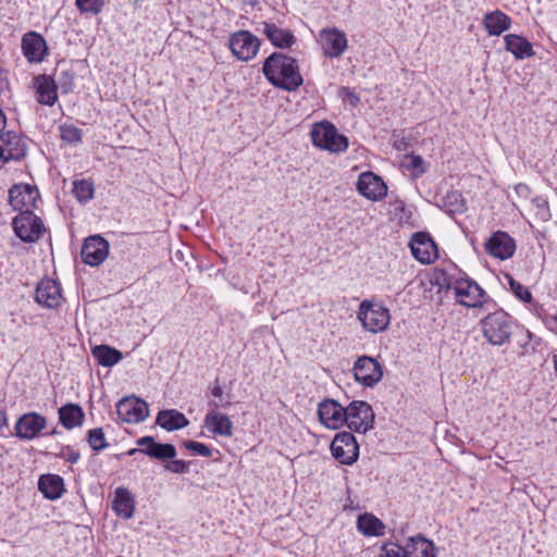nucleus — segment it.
I'll return each mask as SVG.
<instances>
[{
	"label": "nucleus",
	"mask_w": 557,
	"mask_h": 557,
	"mask_svg": "<svg viewBox=\"0 0 557 557\" xmlns=\"http://www.w3.org/2000/svg\"><path fill=\"white\" fill-rule=\"evenodd\" d=\"M483 25L490 36H499L511 26V18L499 10L486 13Z\"/></svg>",
	"instance_id": "nucleus-30"
},
{
	"label": "nucleus",
	"mask_w": 557,
	"mask_h": 557,
	"mask_svg": "<svg viewBox=\"0 0 557 557\" xmlns=\"http://www.w3.org/2000/svg\"><path fill=\"white\" fill-rule=\"evenodd\" d=\"M75 198L82 202L86 203L94 197L95 188L94 184L89 180H79L73 182V189H72Z\"/></svg>",
	"instance_id": "nucleus-38"
},
{
	"label": "nucleus",
	"mask_w": 557,
	"mask_h": 557,
	"mask_svg": "<svg viewBox=\"0 0 557 557\" xmlns=\"http://www.w3.org/2000/svg\"><path fill=\"white\" fill-rule=\"evenodd\" d=\"M21 49L29 63H41L49 52L48 45L42 35L33 30L23 35Z\"/></svg>",
	"instance_id": "nucleus-20"
},
{
	"label": "nucleus",
	"mask_w": 557,
	"mask_h": 557,
	"mask_svg": "<svg viewBox=\"0 0 557 557\" xmlns=\"http://www.w3.org/2000/svg\"><path fill=\"white\" fill-rule=\"evenodd\" d=\"M262 34L270 42L280 49H288L296 44V37L290 29L281 28L274 23L264 22Z\"/></svg>",
	"instance_id": "nucleus-26"
},
{
	"label": "nucleus",
	"mask_w": 557,
	"mask_h": 557,
	"mask_svg": "<svg viewBox=\"0 0 557 557\" xmlns=\"http://www.w3.org/2000/svg\"><path fill=\"white\" fill-rule=\"evenodd\" d=\"M318 42L323 54L330 59H339L348 48L346 34L336 27H325L319 32Z\"/></svg>",
	"instance_id": "nucleus-10"
},
{
	"label": "nucleus",
	"mask_w": 557,
	"mask_h": 557,
	"mask_svg": "<svg viewBox=\"0 0 557 557\" xmlns=\"http://www.w3.org/2000/svg\"><path fill=\"white\" fill-rule=\"evenodd\" d=\"M358 530L367 536H380L384 534V523L372 513L360 515L357 519Z\"/></svg>",
	"instance_id": "nucleus-35"
},
{
	"label": "nucleus",
	"mask_w": 557,
	"mask_h": 557,
	"mask_svg": "<svg viewBox=\"0 0 557 557\" xmlns=\"http://www.w3.org/2000/svg\"><path fill=\"white\" fill-rule=\"evenodd\" d=\"M520 335H521V338L518 341V343L522 348H527V346L529 345L531 339L534 337V335L527 329H521Z\"/></svg>",
	"instance_id": "nucleus-51"
},
{
	"label": "nucleus",
	"mask_w": 557,
	"mask_h": 557,
	"mask_svg": "<svg viewBox=\"0 0 557 557\" xmlns=\"http://www.w3.org/2000/svg\"><path fill=\"white\" fill-rule=\"evenodd\" d=\"M15 235L24 243L37 242L46 232L41 219L34 212L18 213L12 221Z\"/></svg>",
	"instance_id": "nucleus-6"
},
{
	"label": "nucleus",
	"mask_w": 557,
	"mask_h": 557,
	"mask_svg": "<svg viewBox=\"0 0 557 557\" xmlns=\"http://www.w3.org/2000/svg\"><path fill=\"white\" fill-rule=\"evenodd\" d=\"M347 410V420L345 424L356 432L366 433L373 428L374 412L372 407L363 400L351 401Z\"/></svg>",
	"instance_id": "nucleus-9"
},
{
	"label": "nucleus",
	"mask_w": 557,
	"mask_h": 557,
	"mask_svg": "<svg viewBox=\"0 0 557 557\" xmlns=\"http://www.w3.org/2000/svg\"><path fill=\"white\" fill-rule=\"evenodd\" d=\"M409 247L412 256L422 264L433 263L438 257L437 246L426 232L414 233Z\"/></svg>",
	"instance_id": "nucleus-14"
},
{
	"label": "nucleus",
	"mask_w": 557,
	"mask_h": 557,
	"mask_svg": "<svg viewBox=\"0 0 557 557\" xmlns=\"http://www.w3.org/2000/svg\"><path fill=\"white\" fill-rule=\"evenodd\" d=\"M211 395L216 398H222L223 388L216 381L215 384L211 387Z\"/></svg>",
	"instance_id": "nucleus-53"
},
{
	"label": "nucleus",
	"mask_w": 557,
	"mask_h": 557,
	"mask_svg": "<svg viewBox=\"0 0 557 557\" xmlns=\"http://www.w3.org/2000/svg\"><path fill=\"white\" fill-rule=\"evenodd\" d=\"M354 376L361 385L373 387L383 379V368L375 358L364 355L355 361Z\"/></svg>",
	"instance_id": "nucleus-12"
},
{
	"label": "nucleus",
	"mask_w": 557,
	"mask_h": 557,
	"mask_svg": "<svg viewBox=\"0 0 557 557\" xmlns=\"http://www.w3.org/2000/svg\"><path fill=\"white\" fill-rule=\"evenodd\" d=\"M138 453L143 454L141 446H139V448H132V449H129L127 451V455L134 456L135 454H138Z\"/></svg>",
	"instance_id": "nucleus-57"
},
{
	"label": "nucleus",
	"mask_w": 557,
	"mask_h": 557,
	"mask_svg": "<svg viewBox=\"0 0 557 557\" xmlns=\"http://www.w3.org/2000/svg\"><path fill=\"white\" fill-rule=\"evenodd\" d=\"M311 138L314 146L334 153L344 152L348 148V138L326 121L313 125Z\"/></svg>",
	"instance_id": "nucleus-5"
},
{
	"label": "nucleus",
	"mask_w": 557,
	"mask_h": 557,
	"mask_svg": "<svg viewBox=\"0 0 557 557\" xmlns=\"http://www.w3.org/2000/svg\"><path fill=\"white\" fill-rule=\"evenodd\" d=\"M505 48L511 52L516 59H527L534 54L532 44L524 37L508 34L504 37Z\"/></svg>",
	"instance_id": "nucleus-31"
},
{
	"label": "nucleus",
	"mask_w": 557,
	"mask_h": 557,
	"mask_svg": "<svg viewBox=\"0 0 557 557\" xmlns=\"http://www.w3.org/2000/svg\"><path fill=\"white\" fill-rule=\"evenodd\" d=\"M5 426H8L7 413L4 409L0 408V430Z\"/></svg>",
	"instance_id": "nucleus-55"
},
{
	"label": "nucleus",
	"mask_w": 557,
	"mask_h": 557,
	"mask_svg": "<svg viewBox=\"0 0 557 557\" xmlns=\"http://www.w3.org/2000/svg\"><path fill=\"white\" fill-rule=\"evenodd\" d=\"M535 312L539 318L542 319L544 324L550 331L557 332V311L554 314H548L541 306L537 304L534 305Z\"/></svg>",
	"instance_id": "nucleus-47"
},
{
	"label": "nucleus",
	"mask_w": 557,
	"mask_h": 557,
	"mask_svg": "<svg viewBox=\"0 0 557 557\" xmlns=\"http://www.w3.org/2000/svg\"><path fill=\"white\" fill-rule=\"evenodd\" d=\"M516 194L521 198H529L531 196V189L527 184L520 183L515 186Z\"/></svg>",
	"instance_id": "nucleus-52"
},
{
	"label": "nucleus",
	"mask_w": 557,
	"mask_h": 557,
	"mask_svg": "<svg viewBox=\"0 0 557 557\" xmlns=\"http://www.w3.org/2000/svg\"><path fill=\"white\" fill-rule=\"evenodd\" d=\"M35 300L48 309H58L63 300L61 286L51 278L41 280L36 288Z\"/></svg>",
	"instance_id": "nucleus-22"
},
{
	"label": "nucleus",
	"mask_w": 557,
	"mask_h": 557,
	"mask_svg": "<svg viewBox=\"0 0 557 557\" xmlns=\"http://www.w3.org/2000/svg\"><path fill=\"white\" fill-rule=\"evenodd\" d=\"M39 491L48 499H59L64 493L63 479L58 474H44L38 481Z\"/></svg>",
	"instance_id": "nucleus-32"
},
{
	"label": "nucleus",
	"mask_w": 557,
	"mask_h": 557,
	"mask_svg": "<svg viewBox=\"0 0 557 557\" xmlns=\"http://www.w3.org/2000/svg\"><path fill=\"white\" fill-rule=\"evenodd\" d=\"M84 418L85 413L79 405L66 404L59 409V420L67 430L82 425Z\"/></svg>",
	"instance_id": "nucleus-33"
},
{
	"label": "nucleus",
	"mask_w": 557,
	"mask_h": 557,
	"mask_svg": "<svg viewBox=\"0 0 557 557\" xmlns=\"http://www.w3.org/2000/svg\"><path fill=\"white\" fill-rule=\"evenodd\" d=\"M265 78L275 87L292 91L304 82L296 59L282 52H273L263 63Z\"/></svg>",
	"instance_id": "nucleus-1"
},
{
	"label": "nucleus",
	"mask_w": 557,
	"mask_h": 557,
	"mask_svg": "<svg viewBox=\"0 0 557 557\" xmlns=\"http://www.w3.org/2000/svg\"><path fill=\"white\" fill-rule=\"evenodd\" d=\"M61 139L67 144H81L83 140V132L73 124H61L59 126Z\"/></svg>",
	"instance_id": "nucleus-40"
},
{
	"label": "nucleus",
	"mask_w": 557,
	"mask_h": 557,
	"mask_svg": "<svg viewBox=\"0 0 557 557\" xmlns=\"http://www.w3.org/2000/svg\"><path fill=\"white\" fill-rule=\"evenodd\" d=\"M357 190L367 199L379 201L386 196L387 186L379 175L372 172H363L359 175Z\"/></svg>",
	"instance_id": "nucleus-23"
},
{
	"label": "nucleus",
	"mask_w": 557,
	"mask_h": 557,
	"mask_svg": "<svg viewBox=\"0 0 557 557\" xmlns=\"http://www.w3.org/2000/svg\"><path fill=\"white\" fill-rule=\"evenodd\" d=\"M480 325L484 338L494 346L509 343L515 327H518L516 320L504 309L490 312L480 321Z\"/></svg>",
	"instance_id": "nucleus-3"
},
{
	"label": "nucleus",
	"mask_w": 557,
	"mask_h": 557,
	"mask_svg": "<svg viewBox=\"0 0 557 557\" xmlns=\"http://www.w3.org/2000/svg\"><path fill=\"white\" fill-rule=\"evenodd\" d=\"M119 418L126 423H139L149 416L148 404L136 396L124 397L115 405Z\"/></svg>",
	"instance_id": "nucleus-13"
},
{
	"label": "nucleus",
	"mask_w": 557,
	"mask_h": 557,
	"mask_svg": "<svg viewBox=\"0 0 557 557\" xmlns=\"http://www.w3.org/2000/svg\"><path fill=\"white\" fill-rule=\"evenodd\" d=\"M231 405L230 401L225 404H220L215 400H210L209 406L213 409L210 410L205 417V428L213 433L214 435L230 437L233 434V422L231 419L221 412H218L216 409L219 407H228Z\"/></svg>",
	"instance_id": "nucleus-15"
},
{
	"label": "nucleus",
	"mask_w": 557,
	"mask_h": 557,
	"mask_svg": "<svg viewBox=\"0 0 557 557\" xmlns=\"http://www.w3.org/2000/svg\"><path fill=\"white\" fill-rule=\"evenodd\" d=\"M92 356L98 364L102 367H113L123 359V354L108 345H97L92 347Z\"/></svg>",
	"instance_id": "nucleus-34"
},
{
	"label": "nucleus",
	"mask_w": 557,
	"mask_h": 557,
	"mask_svg": "<svg viewBox=\"0 0 557 557\" xmlns=\"http://www.w3.org/2000/svg\"><path fill=\"white\" fill-rule=\"evenodd\" d=\"M109 255V243L100 235H92L85 239L81 256L90 267L100 265Z\"/></svg>",
	"instance_id": "nucleus-18"
},
{
	"label": "nucleus",
	"mask_w": 557,
	"mask_h": 557,
	"mask_svg": "<svg viewBox=\"0 0 557 557\" xmlns=\"http://www.w3.org/2000/svg\"><path fill=\"white\" fill-rule=\"evenodd\" d=\"M74 73L71 71H62L58 76L59 87L63 94H67L74 86Z\"/></svg>",
	"instance_id": "nucleus-48"
},
{
	"label": "nucleus",
	"mask_w": 557,
	"mask_h": 557,
	"mask_svg": "<svg viewBox=\"0 0 557 557\" xmlns=\"http://www.w3.org/2000/svg\"><path fill=\"white\" fill-rule=\"evenodd\" d=\"M485 251L499 260H506L513 256L516 251V243L513 238L506 232L497 231L484 244Z\"/></svg>",
	"instance_id": "nucleus-21"
},
{
	"label": "nucleus",
	"mask_w": 557,
	"mask_h": 557,
	"mask_svg": "<svg viewBox=\"0 0 557 557\" xmlns=\"http://www.w3.org/2000/svg\"><path fill=\"white\" fill-rule=\"evenodd\" d=\"M228 46L237 60L248 62L257 55L260 40L249 30H238L230 36Z\"/></svg>",
	"instance_id": "nucleus-7"
},
{
	"label": "nucleus",
	"mask_w": 557,
	"mask_h": 557,
	"mask_svg": "<svg viewBox=\"0 0 557 557\" xmlns=\"http://www.w3.org/2000/svg\"><path fill=\"white\" fill-rule=\"evenodd\" d=\"M136 444L141 446L143 454L161 461L173 459L177 455L176 448L173 444L158 443L149 435L138 438Z\"/></svg>",
	"instance_id": "nucleus-24"
},
{
	"label": "nucleus",
	"mask_w": 557,
	"mask_h": 557,
	"mask_svg": "<svg viewBox=\"0 0 557 557\" xmlns=\"http://www.w3.org/2000/svg\"><path fill=\"white\" fill-rule=\"evenodd\" d=\"M7 119L4 113L0 110V131L5 127Z\"/></svg>",
	"instance_id": "nucleus-56"
},
{
	"label": "nucleus",
	"mask_w": 557,
	"mask_h": 557,
	"mask_svg": "<svg viewBox=\"0 0 557 557\" xmlns=\"http://www.w3.org/2000/svg\"><path fill=\"white\" fill-rule=\"evenodd\" d=\"M47 425V419L38 412H26L22 414L15 425V436L22 441H32L38 437Z\"/></svg>",
	"instance_id": "nucleus-16"
},
{
	"label": "nucleus",
	"mask_w": 557,
	"mask_h": 557,
	"mask_svg": "<svg viewBox=\"0 0 557 557\" xmlns=\"http://www.w3.org/2000/svg\"><path fill=\"white\" fill-rule=\"evenodd\" d=\"M87 441L90 447L97 453L103 450L109 446L102 428L89 430L87 433Z\"/></svg>",
	"instance_id": "nucleus-41"
},
{
	"label": "nucleus",
	"mask_w": 557,
	"mask_h": 557,
	"mask_svg": "<svg viewBox=\"0 0 557 557\" xmlns=\"http://www.w3.org/2000/svg\"><path fill=\"white\" fill-rule=\"evenodd\" d=\"M38 197V190L29 184L14 185L9 190V202L20 213L33 212Z\"/></svg>",
	"instance_id": "nucleus-17"
},
{
	"label": "nucleus",
	"mask_w": 557,
	"mask_h": 557,
	"mask_svg": "<svg viewBox=\"0 0 557 557\" xmlns=\"http://www.w3.org/2000/svg\"><path fill=\"white\" fill-rule=\"evenodd\" d=\"M393 213L394 216L400 222V223H408L412 216L411 210L406 206V203L403 200H397L393 205Z\"/></svg>",
	"instance_id": "nucleus-44"
},
{
	"label": "nucleus",
	"mask_w": 557,
	"mask_h": 557,
	"mask_svg": "<svg viewBox=\"0 0 557 557\" xmlns=\"http://www.w3.org/2000/svg\"><path fill=\"white\" fill-rule=\"evenodd\" d=\"M505 284L517 299L524 304H532L533 297L528 287L523 286L520 282L516 281L510 274H504Z\"/></svg>",
	"instance_id": "nucleus-37"
},
{
	"label": "nucleus",
	"mask_w": 557,
	"mask_h": 557,
	"mask_svg": "<svg viewBox=\"0 0 557 557\" xmlns=\"http://www.w3.org/2000/svg\"><path fill=\"white\" fill-rule=\"evenodd\" d=\"M189 461L173 458L165 465V469L173 473H187L189 471Z\"/></svg>",
	"instance_id": "nucleus-50"
},
{
	"label": "nucleus",
	"mask_w": 557,
	"mask_h": 557,
	"mask_svg": "<svg viewBox=\"0 0 557 557\" xmlns=\"http://www.w3.org/2000/svg\"><path fill=\"white\" fill-rule=\"evenodd\" d=\"M405 168L413 177H419L428 170V165L423 158L418 154H407L405 158Z\"/></svg>",
	"instance_id": "nucleus-39"
},
{
	"label": "nucleus",
	"mask_w": 557,
	"mask_h": 557,
	"mask_svg": "<svg viewBox=\"0 0 557 557\" xmlns=\"http://www.w3.org/2000/svg\"><path fill=\"white\" fill-rule=\"evenodd\" d=\"M342 91L347 92L349 95V102L351 106L356 107L359 103V101H360L359 97L356 96L354 92L349 91L348 88L344 87V88H342Z\"/></svg>",
	"instance_id": "nucleus-54"
},
{
	"label": "nucleus",
	"mask_w": 557,
	"mask_h": 557,
	"mask_svg": "<svg viewBox=\"0 0 557 557\" xmlns=\"http://www.w3.org/2000/svg\"><path fill=\"white\" fill-rule=\"evenodd\" d=\"M318 416L324 426L336 430L345 424L347 410L334 399H324L318 406Z\"/></svg>",
	"instance_id": "nucleus-19"
},
{
	"label": "nucleus",
	"mask_w": 557,
	"mask_h": 557,
	"mask_svg": "<svg viewBox=\"0 0 557 557\" xmlns=\"http://www.w3.org/2000/svg\"><path fill=\"white\" fill-rule=\"evenodd\" d=\"M331 453L342 465L355 463L359 457V445L355 435L347 431L337 433L331 443Z\"/></svg>",
	"instance_id": "nucleus-8"
},
{
	"label": "nucleus",
	"mask_w": 557,
	"mask_h": 557,
	"mask_svg": "<svg viewBox=\"0 0 557 557\" xmlns=\"http://www.w3.org/2000/svg\"><path fill=\"white\" fill-rule=\"evenodd\" d=\"M184 447L191 451L194 455L202 456V457H211L212 450L209 446L203 443L195 442V441H185Z\"/></svg>",
	"instance_id": "nucleus-46"
},
{
	"label": "nucleus",
	"mask_w": 557,
	"mask_h": 557,
	"mask_svg": "<svg viewBox=\"0 0 557 557\" xmlns=\"http://www.w3.org/2000/svg\"><path fill=\"white\" fill-rule=\"evenodd\" d=\"M58 457L69 461L72 465H75L78 462L81 454L77 450H75L72 446L66 445L62 446L60 454H58Z\"/></svg>",
	"instance_id": "nucleus-49"
},
{
	"label": "nucleus",
	"mask_w": 557,
	"mask_h": 557,
	"mask_svg": "<svg viewBox=\"0 0 557 557\" xmlns=\"http://www.w3.org/2000/svg\"><path fill=\"white\" fill-rule=\"evenodd\" d=\"M112 509L123 519H131L134 516L135 498L126 487L120 486L115 490Z\"/></svg>",
	"instance_id": "nucleus-27"
},
{
	"label": "nucleus",
	"mask_w": 557,
	"mask_h": 557,
	"mask_svg": "<svg viewBox=\"0 0 557 557\" xmlns=\"http://www.w3.org/2000/svg\"><path fill=\"white\" fill-rule=\"evenodd\" d=\"M358 320L364 330L371 333H380L385 331L391 322L389 310L375 300L364 299L359 305Z\"/></svg>",
	"instance_id": "nucleus-4"
},
{
	"label": "nucleus",
	"mask_w": 557,
	"mask_h": 557,
	"mask_svg": "<svg viewBox=\"0 0 557 557\" xmlns=\"http://www.w3.org/2000/svg\"><path fill=\"white\" fill-rule=\"evenodd\" d=\"M34 88L40 104L52 107L58 100V86L50 75L39 74L34 77Z\"/></svg>",
	"instance_id": "nucleus-25"
},
{
	"label": "nucleus",
	"mask_w": 557,
	"mask_h": 557,
	"mask_svg": "<svg viewBox=\"0 0 557 557\" xmlns=\"http://www.w3.org/2000/svg\"><path fill=\"white\" fill-rule=\"evenodd\" d=\"M106 0H75V4L81 13L83 14H99L103 7Z\"/></svg>",
	"instance_id": "nucleus-42"
},
{
	"label": "nucleus",
	"mask_w": 557,
	"mask_h": 557,
	"mask_svg": "<svg viewBox=\"0 0 557 557\" xmlns=\"http://www.w3.org/2000/svg\"><path fill=\"white\" fill-rule=\"evenodd\" d=\"M156 424L169 432H173L186 428L189 424V420L176 409H165L158 412Z\"/></svg>",
	"instance_id": "nucleus-28"
},
{
	"label": "nucleus",
	"mask_w": 557,
	"mask_h": 557,
	"mask_svg": "<svg viewBox=\"0 0 557 557\" xmlns=\"http://www.w3.org/2000/svg\"><path fill=\"white\" fill-rule=\"evenodd\" d=\"M405 549L407 557H436L434 543L421 534L409 537Z\"/></svg>",
	"instance_id": "nucleus-29"
},
{
	"label": "nucleus",
	"mask_w": 557,
	"mask_h": 557,
	"mask_svg": "<svg viewBox=\"0 0 557 557\" xmlns=\"http://www.w3.org/2000/svg\"><path fill=\"white\" fill-rule=\"evenodd\" d=\"M532 205L536 209L535 214L539 220H541L543 222L550 220L552 213H550L548 200L546 197L536 196V197L532 198Z\"/></svg>",
	"instance_id": "nucleus-43"
},
{
	"label": "nucleus",
	"mask_w": 557,
	"mask_h": 557,
	"mask_svg": "<svg viewBox=\"0 0 557 557\" xmlns=\"http://www.w3.org/2000/svg\"><path fill=\"white\" fill-rule=\"evenodd\" d=\"M377 557H407L405 547L395 543H385L380 548Z\"/></svg>",
	"instance_id": "nucleus-45"
},
{
	"label": "nucleus",
	"mask_w": 557,
	"mask_h": 557,
	"mask_svg": "<svg viewBox=\"0 0 557 557\" xmlns=\"http://www.w3.org/2000/svg\"><path fill=\"white\" fill-rule=\"evenodd\" d=\"M436 282L441 286L444 285L447 288H453L457 302L467 308H481L492 301L486 292L469 276L450 282L442 273L437 275Z\"/></svg>",
	"instance_id": "nucleus-2"
},
{
	"label": "nucleus",
	"mask_w": 557,
	"mask_h": 557,
	"mask_svg": "<svg viewBox=\"0 0 557 557\" xmlns=\"http://www.w3.org/2000/svg\"><path fill=\"white\" fill-rule=\"evenodd\" d=\"M27 152L26 139L14 131L0 134V168L9 161H20Z\"/></svg>",
	"instance_id": "nucleus-11"
},
{
	"label": "nucleus",
	"mask_w": 557,
	"mask_h": 557,
	"mask_svg": "<svg viewBox=\"0 0 557 557\" xmlns=\"http://www.w3.org/2000/svg\"><path fill=\"white\" fill-rule=\"evenodd\" d=\"M443 208L450 214L462 213L466 210V201L461 193L448 191L442 199Z\"/></svg>",
	"instance_id": "nucleus-36"
}]
</instances>
